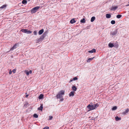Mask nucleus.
Returning a JSON list of instances; mask_svg holds the SVG:
<instances>
[{
    "label": "nucleus",
    "mask_w": 129,
    "mask_h": 129,
    "mask_svg": "<svg viewBox=\"0 0 129 129\" xmlns=\"http://www.w3.org/2000/svg\"><path fill=\"white\" fill-rule=\"evenodd\" d=\"M64 93V91L63 90L60 91L56 95V97L57 99H59L62 97V95H63Z\"/></svg>",
    "instance_id": "1"
},
{
    "label": "nucleus",
    "mask_w": 129,
    "mask_h": 129,
    "mask_svg": "<svg viewBox=\"0 0 129 129\" xmlns=\"http://www.w3.org/2000/svg\"><path fill=\"white\" fill-rule=\"evenodd\" d=\"M87 108L89 109L88 111L94 110L95 109V107H94V105H88L87 106Z\"/></svg>",
    "instance_id": "2"
},
{
    "label": "nucleus",
    "mask_w": 129,
    "mask_h": 129,
    "mask_svg": "<svg viewBox=\"0 0 129 129\" xmlns=\"http://www.w3.org/2000/svg\"><path fill=\"white\" fill-rule=\"evenodd\" d=\"M40 8L39 6L36 7L34 8H33L31 10V13H34L37 11Z\"/></svg>",
    "instance_id": "3"
},
{
    "label": "nucleus",
    "mask_w": 129,
    "mask_h": 129,
    "mask_svg": "<svg viewBox=\"0 0 129 129\" xmlns=\"http://www.w3.org/2000/svg\"><path fill=\"white\" fill-rule=\"evenodd\" d=\"M21 31L22 32L27 34H30L31 33L32 31L30 30H29L27 29H22L21 30Z\"/></svg>",
    "instance_id": "4"
},
{
    "label": "nucleus",
    "mask_w": 129,
    "mask_h": 129,
    "mask_svg": "<svg viewBox=\"0 0 129 129\" xmlns=\"http://www.w3.org/2000/svg\"><path fill=\"white\" fill-rule=\"evenodd\" d=\"M18 44H15L13 46L11 49L10 50V51H12L14 49L16 48H17V46H18Z\"/></svg>",
    "instance_id": "5"
},
{
    "label": "nucleus",
    "mask_w": 129,
    "mask_h": 129,
    "mask_svg": "<svg viewBox=\"0 0 129 129\" xmlns=\"http://www.w3.org/2000/svg\"><path fill=\"white\" fill-rule=\"evenodd\" d=\"M117 30H115L114 31L112 32L111 34V35H112L113 36H114L117 34Z\"/></svg>",
    "instance_id": "6"
},
{
    "label": "nucleus",
    "mask_w": 129,
    "mask_h": 129,
    "mask_svg": "<svg viewBox=\"0 0 129 129\" xmlns=\"http://www.w3.org/2000/svg\"><path fill=\"white\" fill-rule=\"evenodd\" d=\"M75 92L74 91H71L69 94V96L70 97L73 96L74 95Z\"/></svg>",
    "instance_id": "7"
},
{
    "label": "nucleus",
    "mask_w": 129,
    "mask_h": 129,
    "mask_svg": "<svg viewBox=\"0 0 129 129\" xmlns=\"http://www.w3.org/2000/svg\"><path fill=\"white\" fill-rule=\"evenodd\" d=\"M76 21L75 20L74 18H73L71 19L70 21V23L71 24H73L75 23Z\"/></svg>",
    "instance_id": "8"
},
{
    "label": "nucleus",
    "mask_w": 129,
    "mask_h": 129,
    "mask_svg": "<svg viewBox=\"0 0 129 129\" xmlns=\"http://www.w3.org/2000/svg\"><path fill=\"white\" fill-rule=\"evenodd\" d=\"M43 109V104H41V106L40 107L38 108V110H39L42 111Z\"/></svg>",
    "instance_id": "9"
},
{
    "label": "nucleus",
    "mask_w": 129,
    "mask_h": 129,
    "mask_svg": "<svg viewBox=\"0 0 129 129\" xmlns=\"http://www.w3.org/2000/svg\"><path fill=\"white\" fill-rule=\"evenodd\" d=\"M129 111V110L128 109H127L125 111L123 112L122 114H123L125 115L126 113H127Z\"/></svg>",
    "instance_id": "10"
},
{
    "label": "nucleus",
    "mask_w": 129,
    "mask_h": 129,
    "mask_svg": "<svg viewBox=\"0 0 129 129\" xmlns=\"http://www.w3.org/2000/svg\"><path fill=\"white\" fill-rule=\"evenodd\" d=\"M118 8V7L117 6L112 7L111 9V10H115Z\"/></svg>",
    "instance_id": "11"
},
{
    "label": "nucleus",
    "mask_w": 129,
    "mask_h": 129,
    "mask_svg": "<svg viewBox=\"0 0 129 129\" xmlns=\"http://www.w3.org/2000/svg\"><path fill=\"white\" fill-rule=\"evenodd\" d=\"M88 52L90 53H92L93 52H95L96 50L95 49H93L92 50L89 51H88Z\"/></svg>",
    "instance_id": "12"
},
{
    "label": "nucleus",
    "mask_w": 129,
    "mask_h": 129,
    "mask_svg": "<svg viewBox=\"0 0 129 129\" xmlns=\"http://www.w3.org/2000/svg\"><path fill=\"white\" fill-rule=\"evenodd\" d=\"M94 58V57L92 58H89V59H88V60H87V62H90V61L92 60Z\"/></svg>",
    "instance_id": "13"
},
{
    "label": "nucleus",
    "mask_w": 129,
    "mask_h": 129,
    "mask_svg": "<svg viewBox=\"0 0 129 129\" xmlns=\"http://www.w3.org/2000/svg\"><path fill=\"white\" fill-rule=\"evenodd\" d=\"M106 17L107 18H109L111 17V15L110 14H107L106 15Z\"/></svg>",
    "instance_id": "14"
},
{
    "label": "nucleus",
    "mask_w": 129,
    "mask_h": 129,
    "mask_svg": "<svg viewBox=\"0 0 129 129\" xmlns=\"http://www.w3.org/2000/svg\"><path fill=\"white\" fill-rule=\"evenodd\" d=\"M44 32V29H42L41 30L39 31V35H41Z\"/></svg>",
    "instance_id": "15"
},
{
    "label": "nucleus",
    "mask_w": 129,
    "mask_h": 129,
    "mask_svg": "<svg viewBox=\"0 0 129 129\" xmlns=\"http://www.w3.org/2000/svg\"><path fill=\"white\" fill-rule=\"evenodd\" d=\"M115 120L116 121L120 120L121 118L120 117H119L118 116H116L115 118Z\"/></svg>",
    "instance_id": "16"
},
{
    "label": "nucleus",
    "mask_w": 129,
    "mask_h": 129,
    "mask_svg": "<svg viewBox=\"0 0 129 129\" xmlns=\"http://www.w3.org/2000/svg\"><path fill=\"white\" fill-rule=\"evenodd\" d=\"M72 89L73 91H76L77 90V88L75 86H73L72 87Z\"/></svg>",
    "instance_id": "17"
},
{
    "label": "nucleus",
    "mask_w": 129,
    "mask_h": 129,
    "mask_svg": "<svg viewBox=\"0 0 129 129\" xmlns=\"http://www.w3.org/2000/svg\"><path fill=\"white\" fill-rule=\"evenodd\" d=\"M43 96L44 95L42 94H41L38 97L39 99H42L43 98Z\"/></svg>",
    "instance_id": "18"
},
{
    "label": "nucleus",
    "mask_w": 129,
    "mask_h": 129,
    "mask_svg": "<svg viewBox=\"0 0 129 129\" xmlns=\"http://www.w3.org/2000/svg\"><path fill=\"white\" fill-rule=\"evenodd\" d=\"M93 105L94 107H95V109L97 107H98L99 106V104L98 103L95 104H94Z\"/></svg>",
    "instance_id": "19"
},
{
    "label": "nucleus",
    "mask_w": 129,
    "mask_h": 129,
    "mask_svg": "<svg viewBox=\"0 0 129 129\" xmlns=\"http://www.w3.org/2000/svg\"><path fill=\"white\" fill-rule=\"evenodd\" d=\"M108 46L109 47L112 48L114 46V45L112 43H109Z\"/></svg>",
    "instance_id": "20"
},
{
    "label": "nucleus",
    "mask_w": 129,
    "mask_h": 129,
    "mask_svg": "<svg viewBox=\"0 0 129 129\" xmlns=\"http://www.w3.org/2000/svg\"><path fill=\"white\" fill-rule=\"evenodd\" d=\"M7 6L6 5H4L0 7V9H3L6 7Z\"/></svg>",
    "instance_id": "21"
},
{
    "label": "nucleus",
    "mask_w": 129,
    "mask_h": 129,
    "mask_svg": "<svg viewBox=\"0 0 129 129\" xmlns=\"http://www.w3.org/2000/svg\"><path fill=\"white\" fill-rule=\"evenodd\" d=\"M95 19V17L94 16H93L91 17V21L93 22Z\"/></svg>",
    "instance_id": "22"
},
{
    "label": "nucleus",
    "mask_w": 129,
    "mask_h": 129,
    "mask_svg": "<svg viewBox=\"0 0 129 129\" xmlns=\"http://www.w3.org/2000/svg\"><path fill=\"white\" fill-rule=\"evenodd\" d=\"M24 72L26 73L27 76H28L29 75V72L27 70H25L24 71Z\"/></svg>",
    "instance_id": "23"
},
{
    "label": "nucleus",
    "mask_w": 129,
    "mask_h": 129,
    "mask_svg": "<svg viewBox=\"0 0 129 129\" xmlns=\"http://www.w3.org/2000/svg\"><path fill=\"white\" fill-rule=\"evenodd\" d=\"M85 22V21L84 18H83L80 20V22L82 23H84Z\"/></svg>",
    "instance_id": "24"
},
{
    "label": "nucleus",
    "mask_w": 129,
    "mask_h": 129,
    "mask_svg": "<svg viewBox=\"0 0 129 129\" xmlns=\"http://www.w3.org/2000/svg\"><path fill=\"white\" fill-rule=\"evenodd\" d=\"M27 3V1L26 0H23L22 1V3L23 4H26Z\"/></svg>",
    "instance_id": "25"
},
{
    "label": "nucleus",
    "mask_w": 129,
    "mask_h": 129,
    "mask_svg": "<svg viewBox=\"0 0 129 129\" xmlns=\"http://www.w3.org/2000/svg\"><path fill=\"white\" fill-rule=\"evenodd\" d=\"M122 16L121 15H118L116 16V17L117 18H120Z\"/></svg>",
    "instance_id": "26"
},
{
    "label": "nucleus",
    "mask_w": 129,
    "mask_h": 129,
    "mask_svg": "<svg viewBox=\"0 0 129 129\" xmlns=\"http://www.w3.org/2000/svg\"><path fill=\"white\" fill-rule=\"evenodd\" d=\"M117 109V107L116 106H114L112 108V110H116Z\"/></svg>",
    "instance_id": "27"
},
{
    "label": "nucleus",
    "mask_w": 129,
    "mask_h": 129,
    "mask_svg": "<svg viewBox=\"0 0 129 129\" xmlns=\"http://www.w3.org/2000/svg\"><path fill=\"white\" fill-rule=\"evenodd\" d=\"M111 24H114L115 23V21L114 20H112L111 22Z\"/></svg>",
    "instance_id": "28"
},
{
    "label": "nucleus",
    "mask_w": 129,
    "mask_h": 129,
    "mask_svg": "<svg viewBox=\"0 0 129 129\" xmlns=\"http://www.w3.org/2000/svg\"><path fill=\"white\" fill-rule=\"evenodd\" d=\"M34 117L37 118L38 117V116L36 114H35L34 115Z\"/></svg>",
    "instance_id": "29"
},
{
    "label": "nucleus",
    "mask_w": 129,
    "mask_h": 129,
    "mask_svg": "<svg viewBox=\"0 0 129 129\" xmlns=\"http://www.w3.org/2000/svg\"><path fill=\"white\" fill-rule=\"evenodd\" d=\"M33 33H34V35H37V31L36 30L34 31L33 32Z\"/></svg>",
    "instance_id": "30"
},
{
    "label": "nucleus",
    "mask_w": 129,
    "mask_h": 129,
    "mask_svg": "<svg viewBox=\"0 0 129 129\" xmlns=\"http://www.w3.org/2000/svg\"><path fill=\"white\" fill-rule=\"evenodd\" d=\"M44 36H42L39 39V40H43V39L44 38Z\"/></svg>",
    "instance_id": "31"
},
{
    "label": "nucleus",
    "mask_w": 129,
    "mask_h": 129,
    "mask_svg": "<svg viewBox=\"0 0 129 129\" xmlns=\"http://www.w3.org/2000/svg\"><path fill=\"white\" fill-rule=\"evenodd\" d=\"M49 127L48 126H46L43 129H49Z\"/></svg>",
    "instance_id": "32"
},
{
    "label": "nucleus",
    "mask_w": 129,
    "mask_h": 129,
    "mask_svg": "<svg viewBox=\"0 0 129 129\" xmlns=\"http://www.w3.org/2000/svg\"><path fill=\"white\" fill-rule=\"evenodd\" d=\"M53 118L52 116H49V120H51Z\"/></svg>",
    "instance_id": "33"
},
{
    "label": "nucleus",
    "mask_w": 129,
    "mask_h": 129,
    "mask_svg": "<svg viewBox=\"0 0 129 129\" xmlns=\"http://www.w3.org/2000/svg\"><path fill=\"white\" fill-rule=\"evenodd\" d=\"M78 79V78L76 77L74 78L73 79L74 80H77Z\"/></svg>",
    "instance_id": "34"
},
{
    "label": "nucleus",
    "mask_w": 129,
    "mask_h": 129,
    "mask_svg": "<svg viewBox=\"0 0 129 129\" xmlns=\"http://www.w3.org/2000/svg\"><path fill=\"white\" fill-rule=\"evenodd\" d=\"M16 70L15 69H14L12 70V72L14 73L16 72Z\"/></svg>",
    "instance_id": "35"
},
{
    "label": "nucleus",
    "mask_w": 129,
    "mask_h": 129,
    "mask_svg": "<svg viewBox=\"0 0 129 129\" xmlns=\"http://www.w3.org/2000/svg\"><path fill=\"white\" fill-rule=\"evenodd\" d=\"M12 72L11 70H10L9 71V74H12Z\"/></svg>",
    "instance_id": "36"
},
{
    "label": "nucleus",
    "mask_w": 129,
    "mask_h": 129,
    "mask_svg": "<svg viewBox=\"0 0 129 129\" xmlns=\"http://www.w3.org/2000/svg\"><path fill=\"white\" fill-rule=\"evenodd\" d=\"M29 73L31 74L32 73V71L31 70H30L29 72Z\"/></svg>",
    "instance_id": "37"
},
{
    "label": "nucleus",
    "mask_w": 129,
    "mask_h": 129,
    "mask_svg": "<svg viewBox=\"0 0 129 129\" xmlns=\"http://www.w3.org/2000/svg\"><path fill=\"white\" fill-rule=\"evenodd\" d=\"M28 95H28V94H27V95H25V97H26V98H27V97H28Z\"/></svg>",
    "instance_id": "38"
},
{
    "label": "nucleus",
    "mask_w": 129,
    "mask_h": 129,
    "mask_svg": "<svg viewBox=\"0 0 129 129\" xmlns=\"http://www.w3.org/2000/svg\"><path fill=\"white\" fill-rule=\"evenodd\" d=\"M63 99H61L60 100V101H63Z\"/></svg>",
    "instance_id": "39"
},
{
    "label": "nucleus",
    "mask_w": 129,
    "mask_h": 129,
    "mask_svg": "<svg viewBox=\"0 0 129 129\" xmlns=\"http://www.w3.org/2000/svg\"><path fill=\"white\" fill-rule=\"evenodd\" d=\"M129 6V4H127V5H126V6Z\"/></svg>",
    "instance_id": "40"
},
{
    "label": "nucleus",
    "mask_w": 129,
    "mask_h": 129,
    "mask_svg": "<svg viewBox=\"0 0 129 129\" xmlns=\"http://www.w3.org/2000/svg\"><path fill=\"white\" fill-rule=\"evenodd\" d=\"M73 81V80H71L70 81V82H71V81Z\"/></svg>",
    "instance_id": "41"
},
{
    "label": "nucleus",
    "mask_w": 129,
    "mask_h": 129,
    "mask_svg": "<svg viewBox=\"0 0 129 129\" xmlns=\"http://www.w3.org/2000/svg\"><path fill=\"white\" fill-rule=\"evenodd\" d=\"M94 119H93V118H92V120H94Z\"/></svg>",
    "instance_id": "42"
}]
</instances>
